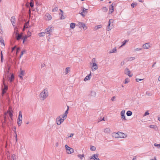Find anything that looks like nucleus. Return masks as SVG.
<instances>
[{
	"label": "nucleus",
	"mask_w": 160,
	"mask_h": 160,
	"mask_svg": "<svg viewBox=\"0 0 160 160\" xmlns=\"http://www.w3.org/2000/svg\"><path fill=\"white\" fill-rule=\"evenodd\" d=\"M16 20L15 17L12 16L11 18V22L15 21Z\"/></svg>",
	"instance_id": "a19ab883"
},
{
	"label": "nucleus",
	"mask_w": 160,
	"mask_h": 160,
	"mask_svg": "<svg viewBox=\"0 0 160 160\" xmlns=\"http://www.w3.org/2000/svg\"><path fill=\"white\" fill-rule=\"evenodd\" d=\"M30 4V3H28V2H27L26 4H25L27 8H29V5Z\"/></svg>",
	"instance_id": "5fc2aeb1"
},
{
	"label": "nucleus",
	"mask_w": 160,
	"mask_h": 160,
	"mask_svg": "<svg viewBox=\"0 0 160 160\" xmlns=\"http://www.w3.org/2000/svg\"><path fill=\"white\" fill-rule=\"evenodd\" d=\"M110 131V129L108 128H106L104 130V132L105 133H109Z\"/></svg>",
	"instance_id": "4be33fe9"
},
{
	"label": "nucleus",
	"mask_w": 160,
	"mask_h": 160,
	"mask_svg": "<svg viewBox=\"0 0 160 160\" xmlns=\"http://www.w3.org/2000/svg\"><path fill=\"white\" fill-rule=\"evenodd\" d=\"M60 11L61 12L59 13V14H63V11L61 9H59Z\"/></svg>",
	"instance_id": "774afa93"
},
{
	"label": "nucleus",
	"mask_w": 160,
	"mask_h": 160,
	"mask_svg": "<svg viewBox=\"0 0 160 160\" xmlns=\"http://www.w3.org/2000/svg\"><path fill=\"white\" fill-rule=\"evenodd\" d=\"M142 49V48H137L135 49V50L137 51H138L141 50Z\"/></svg>",
	"instance_id": "864d4df0"
},
{
	"label": "nucleus",
	"mask_w": 160,
	"mask_h": 160,
	"mask_svg": "<svg viewBox=\"0 0 160 160\" xmlns=\"http://www.w3.org/2000/svg\"><path fill=\"white\" fill-rule=\"evenodd\" d=\"M24 71L22 70L21 68L20 70V75H23L24 74Z\"/></svg>",
	"instance_id": "a878e982"
},
{
	"label": "nucleus",
	"mask_w": 160,
	"mask_h": 160,
	"mask_svg": "<svg viewBox=\"0 0 160 160\" xmlns=\"http://www.w3.org/2000/svg\"><path fill=\"white\" fill-rule=\"evenodd\" d=\"M137 5L136 4H135L134 3H133L131 4V6L132 8H134L135 6H136Z\"/></svg>",
	"instance_id": "6e6d98bb"
},
{
	"label": "nucleus",
	"mask_w": 160,
	"mask_h": 160,
	"mask_svg": "<svg viewBox=\"0 0 160 160\" xmlns=\"http://www.w3.org/2000/svg\"><path fill=\"white\" fill-rule=\"evenodd\" d=\"M64 119L63 118H60L59 116L56 118L57 123L58 125H59L62 123L64 121Z\"/></svg>",
	"instance_id": "39448f33"
},
{
	"label": "nucleus",
	"mask_w": 160,
	"mask_h": 160,
	"mask_svg": "<svg viewBox=\"0 0 160 160\" xmlns=\"http://www.w3.org/2000/svg\"><path fill=\"white\" fill-rule=\"evenodd\" d=\"M19 77L20 78V79L22 80L23 79V78L22 75H19Z\"/></svg>",
	"instance_id": "338daca9"
},
{
	"label": "nucleus",
	"mask_w": 160,
	"mask_h": 160,
	"mask_svg": "<svg viewBox=\"0 0 160 160\" xmlns=\"http://www.w3.org/2000/svg\"><path fill=\"white\" fill-rule=\"evenodd\" d=\"M69 109V107L68 106V109L65 112L64 114V117H67V115L68 114V112Z\"/></svg>",
	"instance_id": "cd10ccee"
},
{
	"label": "nucleus",
	"mask_w": 160,
	"mask_h": 160,
	"mask_svg": "<svg viewBox=\"0 0 160 160\" xmlns=\"http://www.w3.org/2000/svg\"><path fill=\"white\" fill-rule=\"evenodd\" d=\"M91 76V72L90 74H89L88 75L86 76V77L85 78L84 80L85 81H86L87 80H88L90 79V77Z\"/></svg>",
	"instance_id": "6ab92c4d"
},
{
	"label": "nucleus",
	"mask_w": 160,
	"mask_h": 160,
	"mask_svg": "<svg viewBox=\"0 0 160 160\" xmlns=\"http://www.w3.org/2000/svg\"><path fill=\"white\" fill-rule=\"evenodd\" d=\"M128 42V40H125L124 41L122 42V45L121 46V47H122V46H123L124 45H125V44H126V43L127 42Z\"/></svg>",
	"instance_id": "58836bf2"
},
{
	"label": "nucleus",
	"mask_w": 160,
	"mask_h": 160,
	"mask_svg": "<svg viewBox=\"0 0 160 160\" xmlns=\"http://www.w3.org/2000/svg\"><path fill=\"white\" fill-rule=\"evenodd\" d=\"M30 6L31 8H32L34 6V2L33 0H31L30 2Z\"/></svg>",
	"instance_id": "bb28decb"
},
{
	"label": "nucleus",
	"mask_w": 160,
	"mask_h": 160,
	"mask_svg": "<svg viewBox=\"0 0 160 160\" xmlns=\"http://www.w3.org/2000/svg\"><path fill=\"white\" fill-rule=\"evenodd\" d=\"M7 77L8 78V80L11 82H12L14 79V76L13 74H12L10 77H9L8 76Z\"/></svg>",
	"instance_id": "f8f14e48"
},
{
	"label": "nucleus",
	"mask_w": 160,
	"mask_h": 160,
	"mask_svg": "<svg viewBox=\"0 0 160 160\" xmlns=\"http://www.w3.org/2000/svg\"><path fill=\"white\" fill-rule=\"evenodd\" d=\"M146 94L148 96H150L152 95V93L148 91L146 92Z\"/></svg>",
	"instance_id": "37998d69"
},
{
	"label": "nucleus",
	"mask_w": 160,
	"mask_h": 160,
	"mask_svg": "<svg viewBox=\"0 0 160 160\" xmlns=\"http://www.w3.org/2000/svg\"><path fill=\"white\" fill-rule=\"evenodd\" d=\"M78 26L80 28H82L85 30L87 29V28L85 26V24L82 22H78Z\"/></svg>",
	"instance_id": "9d476101"
},
{
	"label": "nucleus",
	"mask_w": 160,
	"mask_h": 160,
	"mask_svg": "<svg viewBox=\"0 0 160 160\" xmlns=\"http://www.w3.org/2000/svg\"><path fill=\"white\" fill-rule=\"evenodd\" d=\"M20 50V48L19 47H18L17 48L16 52V54H18V53Z\"/></svg>",
	"instance_id": "c03bdc74"
},
{
	"label": "nucleus",
	"mask_w": 160,
	"mask_h": 160,
	"mask_svg": "<svg viewBox=\"0 0 160 160\" xmlns=\"http://www.w3.org/2000/svg\"><path fill=\"white\" fill-rule=\"evenodd\" d=\"M124 63H125V62L124 61H123L121 63V64H120L121 65V66H122L124 65Z\"/></svg>",
	"instance_id": "052dcab7"
},
{
	"label": "nucleus",
	"mask_w": 160,
	"mask_h": 160,
	"mask_svg": "<svg viewBox=\"0 0 160 160\" xmlns=\"http://www.w3.org/2000/svg\"><path fill=\"white\" fill-rule=\"evenodd\" d=\"M28 38V36L27 35H25V36H24L22 38L23 39V43H24V42L25 41V40L26 39Z\"/></svg>",
	"instance_id": "4c0bfd02"
},
{
	"label": "nucleus",
	"mask_w": 160,
	"mask_h": 160,
	"mask_svg": "<svg viewBox=\"0 0 160 160\" xmlns=\"http://www.w3.org/2000/svg\"><path fill=\"white\" fill-rule=\"evenodd\" d=\"M82 12H83V13L85 14H86L88 12V9H85L84 7H82Z\"/></svg>",
	"instance_id": "aec40b11"
},
{
	"label": "nucleus",
	"mask_w": 160,
	"mask_h": 160,
	"mask_svg": "<svg viewBox=\"0 0 160 160\" xmlns=\"http://www.w3.org/2000/svg\"><path fill=\"white\" fill-rule=\"evenodd\" d=\"M83 12L82 11L81 13H80V14L83 17H84L85 16V15L83 14Z\"/></svg>",
	"instance_id": "69168bd1"
},
{
	"label": "nucleus",
	"mask_w": 160,
	"mask_h": 160,
	"mask_svg": "<svg viewBox=\"0 0 160 160\" xmlns=\"http://www.w3.org/2000/svg\"><path fill=\"white\" fill-rule=\"evenodd\" d=\"M16 47H17V46H14L12 48V52L13 50H14L16 48Z\"/></svg>",
	"instance_id": "603ef678"
},
{
	"label": "nucleus",
	"mask_w": 160,
	"mask_h": 160,
	"mask_svg": "<svg viewBox=\"0 0 160 160\" xmlns=\"http://www.w3.org/2000/svg\"><path fill=\"white\" fill-rule=\"evenodd\" d=\"M0 42L1 44H2L3 46H4V40L1 37L0 38Z\"/></svg>",
	"instance_id": "c85d7f7f"
},
{
	"label": "nucleus",
	"mask_w": 160,
	"mask_h": 160,
	"mask_svg": "<svg viewBox=\"0 0 160 160\" xmlns=\"http://www.w3.org/2000/svg\"><path fill=\"white\" fill-rule=\"evenodd\" d=\"M96 148L94 146H92L90 148V150L92 151H94L96 150Z\"/></svg>",
	"instance_id": "f704fd0d"
},
{
	"label": "nucleus",
	"mask_w": 160,
	"mask_h": 160,
	"mask_svg": "<svg viewBox=\"0 0 160 160\" xmlns=\"http://www.w3.org/2000/svg\"><path fill=\"white\" fill-rule=\"evenodd\" d=\"M98 154H93V159L94 160H100L98 158Z\"/></svg>",
	"instance_id": "f3484780"
},
{
	"label": "nucleus",
	"mask_w": 160,
	"mask_h": 160,
	"mask_svg": "<svg viewBox=\"0 0 160 160\" xmlns=\"http://www.w3.org/2000/svg\"><path fill=\"white\" fill-rule=\"evenodd\" d=\"M149 47L150 46L149 43H146L143 45V47L144 48L148 49Z\"/></svg>",
	"instance_id": "dca6fc26"
},
{
	"label": "nucleus",
	"mask_w": 160,
	"mask_h": 160,
	"mask_svg": "<svg viewBox=\"0 0 160 160\" xmlns=\"http://www.w3.org/2000/svg\"><path fill=\"white\" fill-rule=\"evenodd\" d=\"M116 135L115 137L118 138H124L127 136L126 135L120 132H118L117 133H116Z\"/></svg>",
	"instance_id": "7ed1b4c3"
},
{
	"label": "nucleus",
	"mask_w": 160,
	"mask_h": 160,
	"mask_svg": "<svg viewBox=\"0 0 160 160\" xmlns=\"http://www.w3.org/2000/svg\"><path fill=\"white\" fill-rule=\"evenodd\" d=\"M12 112L13 111L12 110V111H8L7 112H6L7 113H8L9 114V115L11 118V120H12V117L13 116V114H12Z\"/></svg>",
	"instance_id": "2eb2a0df"
},
{
	"label": "nucleus",
	"mask_w": 160,
	"mask_h": 160,
	"mask_svg": "<svg viewBox=\"0 0 160 160\" xmlns=\"http://www.w3.org/2000/svg\"><path fill=\"white\" fill-rule=\"evenodd\" d=\"M113 24L111 25L110 20L108 22V24L107 28V30L109 31L113 28Z\"/></svg>",
	"instance_id": "9b49d317"
},
{
	"label": "nucleus",
	"mask_w": 160,
	"mask_h": 160,
	"mask_svg": "<svg viewBox=\"0 0 160 160\" xmlns=\"http://www.w3.org/2000/svg\"><path fill=\"white\" fill-rule=\"evenodd\" d=\"M3 57L2 51H1V62H3Z\"/></svg>",
	"instance_id": "473e14b6"
},
{
	"label": "nucleus",
	"mask_w": 160,
	"mask_h": 160,
	"mask_svg": "<svg viewBox=\"0 0 160 160\" xmlns=\"http://www.w3.org/2000/svg\"><path fill=\"white\" fill-rule=\"evenodd\" d=\"M25 50L22 51L21 52V53L20 55V58H21L22 56L23 55L24 53L25 52Z\"/></svg>",
	"instance_id": "49530a36"
},
{
	"label": "nucleus",
	"mask_w": 160,
	"mask_h": 160,
	"mask_svg": "<svg viewBox=\"0 0 160 160\" xmlns=\"http://www.w3.org/2000/svg\"><path fill=\"white\" fill-rule=\"evenodd\" d=\"M18 117H21V118H22V112L21 111H19V114Z\"/></svg>",
	"instance_id": "3c124183"
},
{
	"label": "nucleus",
	"mask_w": 160,
	"mask_h": 160,
	"mask_svg": "<svg viewBox=\"0 0 160 160\" xmlns=\"http://www.w3.org/2000/svg\"><path fill=\"white\" fill-rule=\"evenodd\" d=\"M16 31L17 32H16L15 31L14 32L15 35V38L17 40H19L22 38V35L21 34H19L18 30H17Z\"/></svg>",
	"instance_id": "0eeeda50"
},
{
	"label": "nucleus",
	"mask_w": 160,
	"mask_h": 160,
	"mask_svg": "<svg viewBox=\"0 0 160 160\" xmlns=\"http://www.w3.org/2000/svg\"><path fill=\"white\" fill-rule=\"evenodd\" d=\"M52 27L51 26H49L45 30V32L50 34V33L52 32Z\"/></svg>",
	"instance_id": "1a4fd4ad"
},
{
	"label": "nucleus",
	"mask_w": 160,
	"mask_h": 160,
	"mask_svg": "<svg viewBox=\"0 0 160 160\" xmlns=\"http://www.w3.org/2000/svg\"><path fill=\"white\" fill-rule=\"evenodd\" d=\"M131 71L128 68H126L125 69L124 73L125 74L127 75L130 77H131L132 76V74H130Z\"/></svg>",
	"instance_id": "6e6552de"
},
{
	"label": "nucleus",
	"mask_w": 160,
	"mask_h": 160,
	"mask_svg": "<svg viewBox=\"0 0 160 160\" xmlns=\"http://www.w3.org/2000/svg\"><path fill=\"white\" fill-rule=\"evenodd\" d=\"M117 50L116 48H115L113 49H112V50L110 51L109 52L110 53H114L116 52Z\"/></svg>",
	"instance_id": "72a5a7b5"
},
{
	"label": "nucleus",
	"mask_w": 160,
	"mask_h": 160,
	"mask_svg": "<svg viewBox=\"0 0 160 160\" xmlns=\"http://www.w3.org/2000/svg\"><path fill=\"white\" fill-rule=\"evenodd\" d=\"M48 96V91L47 89H45L40 94L41 99L44 100Z\"/></svg>",
	"instance_id": "f257e3e1"
},
{
	"label": "nucleus",
	"mask_w": 160,
	"mask_h": 160,
	"mask_svg": "<svg viewBox=\"0 0 160 160\" xmlns=\"http://www.w3.org/2000/svg\"><path fill=\"white\" fill-rule=\"evenodd\" d=\"M22 118H21V117H18V118L17 119V121H22Z\"/></svg>",
	"instance_id": "680f3d73"
},
{
	"label": "nucleus",
	"mask_w": 160,
	"mask_h": 160,
	"mask_svg": "<svg viewBox=\"0 0 160 160\" xmlns=\"http://www.w3.org/2000/svg\"><path fill=\"white\" fill-rule=\"evenodd\" d=\"M16 127H13V131L14 132H15V133L16 134H16Z\"/></svg>",
	"instance_id": "0e129e2a"
},
{
	"label": "nucleus",
	"mask_w": 160,
	"mask_h": 160,
	"mask_svg": "<svg viewBox=\"0 0 160 160\" xmlns=\"http://www.w3.org/2000/svg\"><path fill=\"white\" fill-rule=\"evenodd\" d=\"M58 10V8L57 7H56L55 8H54L52 9V12L57 11Z\"/></svg>",
	"instance_id": "79ce46f5"
},
{
	"label": "nucleus",
	"mask_w": 160,
	"mask_h": 160,
	"mask_svg": "<svg viewBox=\"0 0 160 160\" xmlns=\"http://www.w3.org/2000/svg\"><path fill=\"white\" fill-rule=\"evenodd\" d=\"M7 66L8 67V70L7 71V74L8 75L9 73V70H10V67L9 65L8 64Z\"/></svg>",
	"instance_id": "2f4dec72"
},
{
	"label": "nucleus",
	"mask_w": 160,
	"mask_h": 160,
	"mask_svg": "<svg viewBox=\"0 0 160 160\" xmlns=\"http://www.w3.org/2000/svg\"><path fill=\"white\" fill-rule=\"evenodd\" d=\"M61 16L60 17V19H63L65 18V17L63 16V14H61Z\"/></svg>",
	"instance_id": "09e8293b"
},
{
	"label": "nucleus",
	"mask_w": 160,
	"mask_h": 160,
	"mask_svg": "<svg viewBox=\"0 0 160 160\" xmlns=\"http://www.w3.org/2000/svg\"><path fill=\"white\" fill-rule=\"evenodd\" d=\"M105 121L104 118H102V117H101L99 119V121Z\"/></svg>",
	"instance_id": "e2e57ef3"
},
{
	"label": "nucleus",
	"mask_w": 160,
	"mask_h": 160,
	"mask_svg": "<svg viewBox=\"0 0 160 160\" xmlns=\"http://www.w3.org/2000/svg\"><path fill=\"white\" fill-rule=\"evenodd\" d=\"M149 114L148 112V111H146L144 114V116H147Z\"/></svg>",
	"instance_id": "13d9d810"
},
{
	"label": "nucleus",
	"mask_w": 160,
	"mask_h": 160,
	"mask_svg": "<svg viewBox=\"0 0 160 160\" xmlns=\"http://www.w3.org/2000/svg\"><path fill=\"white\" fill-rule=\"evenodd\" d=\"M126 114L127 116H130L132 115V112L130 111H128L126 113Z\"/></svg>",
	"instance_id": "5701e85b"
},
{
	"label": "nucleus",
	"mask_w": 160,
	"mask_h": 160,
	"mask_svg": "<svg viewBox=\"0 0 160 160\" xmlns=\"http://www.w3.org/2000/svg\"><path fill=\"white\" fill-rule=\"evenodd\" d=\"M65 147V149L67 150V153L68 154H70L73 152V149L72 148L69 147L67 145H66Z\"/></svg>",
	"instance_id": "20e7f679"
},
{
	"label": "nucleus",
	"mask_w": 160,
	"mask_h": 160,
	"mask_svg": "<svg viewBox=\"0 0 160 160\" xmlns=\"http://www.w3.org/2000/svg\"><path fill=\"white\" fill-rule=\"evenodd\" d=\"M5 79L4 78H3V84L4 85V87L2 88V95L3 96L6 92V91L8 89V86L6 85L5 83Z\"/></svg>",
	"instance_id": "f03ea898"
},
{
	"label": "nucleus",
	"mask_w": 160,
	"mask_h": 160,
	"mask_svg": "<svg viewBox=\"0 0 160 160\" xmlns=\"http://www.w3.org/2000/svg\"><path fill=\"white\" fill-rule=\"evenodd\" d=\"M45 32H42L39 33V36L40 37H43L45 36Z\"/></svg>",
	"instance_id": "c756f323"
},
{
	"label": "nucleus",
	"mask_w": 160,
	"mask_h": 160,
	"mask_svg": "<svg viewBox=\"0 0 160 160\" xmlns=\"http://www.w3.org/2000/svg\"><path fill=\"white\" fill-rule=\"evenodd\" d=\"M7 114V112H4V119L5 120V121L7 120V117H6V115Z\"/></svg>",
	"instance_id": "de8ad7c7"
},
{
	"label": "nucleus",
	"mask_w": 160,
	"mask_h": 160,
	"mask_svg": "<svg viewBox=\"0 0 160 160\" xmlns=\"http://www.w3.org/2000/svg\"><path fill=\"white\" fill-rule=\"evenodd\" d=\"M129 79L128 78H126L125 80V82H124V83L126 84L128 83L129 82Z\"/></svg>",
	"instance_id": "ea45409f"
},
{
	"label": "nucleus",
	"mask_w": 160,
	"mask_h": 160,
	"mask_svg": "<svg viewBox=\"0 0 160 160\" xmlns=\"http://www.w3.org/2000/svg\"><path fill=\"white\" fill-rule=\"evenodd\" d=\"M143 79H141L139 78H137L136 79V81L137 82H138L139 81L141 80H142Z\"/></svg>",
	"instance_id": "bf43d9fd"
},
{
	"label": "nucleus",
	"mask_w": 160,
	"mask_h": 160,
	"mask_svg": "<svg viewBox=\"0 0 160 160\" xmlns=\"http://www.w3.org/2000/svg\"><path fill=\"white\" fill-rule=\"evenodd\" d=\"M45 16L47 17L48 20H50L52 18L51 16L48 13H46L45 15Z\"/></svg>",
	"instance_id": "412c9836"
},
{
	"label": "nucleus",
	"mask_w": 160,
	"mask_h": 160,
	"mask_svg": "<svg viewBox=\"0 0 160 160\" xmlns=\"http://www.w3.org/2000/svg\"><path fill=\"white\" fill-rule=\"evenodd\" d=\"M125 110H123L121 112V117L122 118H123L125 120H126V119L125 118Z\"/></svg>",
	"instance_id": "ddd939ff"
},
{
	"label": "nucleus",
	"mask_w": 160,
	"mask_h": 160,
	"mask_svg": "<svg viewBox=\"0 0 160 160\" xmlns=\"http://www.w3.org/2000/svg\"><path fill=\"white\" fill-rule=\"evenodd\" d=\"M15 156V154H13L12 155V156H11V158L12 159L16 158Z\"/></svg>",
	"instance_id": "4d7b16f0"
},
{
	"label": "nucleus",
	"mask_w": 160,
	"mask_h": 160,
	"mask_svg": "<svg viewBox=\"0 0 160 160\" xmlns=\"http://www.w3.org/2000/svg\"><path fill=\"white\" fill-rule=\"evenodd\" d=\"M66 74H67L70 71V68L69 67L65 69Z\"/></svg>",
	"instance_id": "c9c22d12"
},
{
	"label": "nucleus",
	"mask_w": 160,
	"mask_h": 160,
	"mask_svg": "<svg viewBox=\"0 0 160 160\" xmlns=\"http://www.w3.org/2000/svg\"><path fill=\"white\" fill-rule=\"evenodd\" d=\"M114 11L113 4L112 3L109 7V13H112Z\"/></svg>",
	"instance_id": "4468645a"
},
{
	"label": "nucleus",
	"mask_w": 160,
	"mask_h": 160,
	"mask_svg": "<svg viewBox=\"0 0 160 160\" xmlns=\"http://www.w3.org/2000/svg\"><path fill=\"white\" fill-rule=\"evenodd\" d=\"M96 93L95 91H91L90 94V95L92 97H94L96 96Z\"/></svg>",
	"instance_id": "a211bd4d"
},
{
	"label": "nucleus",
	"mask_w": 160,
	"mask_h": 160,
	"mask_svg": "<svg viewBox=\"0 0 160 160\" xmlns=\"http://www.w3.org/2000/svg\"><path fill=\"white\" fill-rule=\"evenodd\" d=\"M92 69H94L96 70L98 68V67L97 65V64L95 63V59L93 58L92 60Z\"/></svg>",
	"instance_id": "423d86ee"
},
{
	"label": "nucleus",
	"mask_w": 160,
	"mask_h": 160,
	"mask_svg": "<svg viewBox=\"0 0 160 160\" xmlns=\"http://www.w3.org/2000/svg\"><path fill=\"white\" fill-rule=\"evenodd\" d=\"M17 123L18 124L19 126H20L21 125V123H22V121H17Z\"/></svg>",
	"instance_id": "8fccbe9b"
},
{
	"label": "nucleus",
	"mask_w": 160,
	"mask_h": 160,
	"mask_svg": "<svg viewBox=\"0 0 160 160\" xmlns=\"http://www.w3.org/2000/svg\"><path fill=\"white\" fill-rule=\"evenodd\" d=\"M76 24L74 23H71L70 24V27L72 29L74 28Z\"/></svg>",
	"instance_id": "b1692460"
},
{
	"label": "nucleus",
	"mask_w": 160,
	"mask_h": 160,
	"mask_svg": "<svg viewBox=\"0 0 160 160\" xmlns=\"http://www.w3.org/2000/svg\"><path fill=\"white\" fill-rule=\"evenodd\" d=\"M102 10L104 12H106L108 11V9L106 7H103L102 9Z\"/></svg>",
	"instance_id": "e433bc0d"
},
{
	"label": "nucleus",
	"mask_w": 160,
	"mask_h": 160,
	"mask_svg": "<svg viewBox=\"0 0 160 160\" xmlns=\"http://www.w3.org/2000/svg\"><path fill=\"white\" fill-rule=\"evenodd\" d=\"M135 59V58L134 57H130L129 58L128 60L132 61L134 60Z\"/></svg>",
	"instance_id": "a18cd8bd"
},
{
	"label": "nucleus",
	"mask_w": 160,
	"mask_h": 160,
	"mask_svg": "<svg viewBox=\"0 0 160 160\" xmlns=\"http://www.w3.org/2000/svg\"><path fill=\"white\" fill-rule=\"evenodd\" d=\"M84 154H82V155L81 154H78V157H79L81 159H82V158L84 157Z\"/></svg>",
	"instance_id": "7c9ffc66"
},
{
	"label": "nucleus",
	"mask_w": 160,
	"mask_h": 160,
	"mask_svg": "<svg viewBox=\"0 0 160 160\" xmlns=\"http://www.w3.org/2000/svg\"><path fill=\"white\" fill-rule=\"evenodd\" d=\"M29 21H28V22H26L25 23L24 26V28H28V26Z\"/></svg>",
	"instance_id": "393cba45"
}]
</instances>
